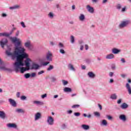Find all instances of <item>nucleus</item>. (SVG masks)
<instances>
[{
    "label": "nucleus",
    "instance_id": "nucleus-1",
    "mask_svg": "<svg viewBox=\"0 0 131 131\" xmlns=\"http://www.w3.org/2000/svg\"><path fill=\"white\" fill-rule=\"evenodd\" d=\"M10 39L15 45V49L13 52H11L8 50L6 51L7 56L11 57L12 60L16 59V61L14 63V66H24V63L22 61V59H26L28 58V54L25 52L26 49L24 47H21V42L19 38L17 37H11Z\"/></svg>",
    "mask_w": 131,
    "mask_h": 131
},
{
    "label": "nucleus",
    "instance_id": "nucleus-2",
    "mask_svg": "<svg viewBox=\"0 0 131 131\" xmlns=\"http://www.w3.org/2000/svg\"><path fill=\"white\" fill-rule=\"evenodd\" d=\"M25 66H47L50 64V61H46V59L40 58L36 60L27 57L25 60Z\"/></svg>",
    "mask_w": 131,
    "mask_h": 131
},
{
    "label": "nucleus",
    "instance_id": "nucleus-3",
    "mask_svg": "<svg viewBox=\"0 0 131 131\" xmlns=\"http://www.w3.org/2000/svg\"><path fill=\"white\" fill-rule=\"evenodd\" d=\"M39 66H26V67L14 66L13 67V71H15L16 73L18 72L24 73L25 71H28V70H37L39 69Z\"/></svg>",
    "mask_w": 131,
    "mask_h": 131
},
{
    "label": "nucleus",
    "instance_id": "nucleus-4",
    "mask_svg": "<svg viewBox=\"0 0 131 131\" xmlns=\"http://www.w3.org/2000/svg\"><path fill=\"white\" fill-rule=\"evenodd\" d=\"M8 42L9 41L7 38H4L0 41V46L2 49H5V46H8Z\"/></svg>",
    "mask_w": 131,
    "mask_h": 131
},
{
    "label": "nucleus",
    "instance_id": "nucleus-5",
    "mask_svg": "<svg viewBox=\"0 0 131 131\" xmlns=\"http://www.w3.org/2000/svg\"><path fill=\"white\" fill-rule=\"evenodd\" d=\"M130 23V21L129 20H125L121 21L120 24L119 25V28H124V27H126L128 24Z\"/></svg>",
    "mask_w": 131,
    "mask_h": 131
},
{
    "label": "nucleus",
    "instance_id": "nucleus-6",
    "mask_svg": "<svg viewBox=\"0 0 131 131\" xmlns=\"http://www.w3.org/2000/svg\"><path fill=\"white\" fill-rule=\"evenodd\" d=\"M0 70H2L3 71H8L9 72H12V71H14V68L12 69H9L6 66H0Z\"/></svg>",
    "mask_w": 131,
    "mask_h": 131
},
{
    "label": "nucleus",
    "instance_id": "nucleus-7",
    "mask_svg": "<svg viewBox=\"0 0 131 131\" xmlns=\"http://www.w3.org/2000/svg\"><path fill=\"white\" fill-rule=\"evenodd\" d=\"M53 57V54L51 52L48 51V52L46 54V59L47 61H53V59L52 57Z\"/></svg>",
    "mask_w": 131,
    "mask_h": 131
},
{
    "label": "nucleus",
    "instance_id": "nucleus-8",
    "mask_svg": "<svg viewBox=\"0 0 131 131\" xmlns=\"http://www.w3.org/2000/svg\"><path fill=\"white\" fill-rule=\"evenodd\" d=\"M47 123L49 125H53L54 124V119L51 116H48L47 118Z\"/></svg>",
    "mask_w": 131,
    "mask_h": 131
},
{
    "label": "nucleus",
    "instance_id": "nucleus-9",
    "mask_svg": "<svg viewBox=\"0 0 131 131\" xmlns=\"http://www.w3.org/2000/svg\"><path fill=\"white\" fill-rule=\"evenodd\" d=\"M41 118V114L39 112H37L34 115V120L35 121H37V120H39Z\"/></svg>",
    "mask_w": 131,
    "mask_h": 131
},
{
    "label": "nucleus",
    "instance_id": "nucleus-10",
    "mask_svg": "<svg viewBox=\"0 0 131 131\" xmlns=\"http://www.w3.org/2000/svg\"><path fill=\"white\" fill-rule=\"evenodd\" d=\"M10 104L12 106V107H16L17 106V103L15 100L12 99V98L9 99L8 100Z\"/></svg>",
    "mask_w": 131,
    "mask_h": 131
},
{
    "label": "nucleus",
    "instance_id": "nucleus-11",
    "mask_svg": "<svg viewBox=\"0 0 131 131\" xmlns=\"http://www.w3.org/2000/svg\"><path fill=\"white\" fill-rule=\"evenodd\" d=\"M86 9L88 10V12H89V13H91V14H94L95 12V9H94V8L91 7L90 5L86 6Z\"/></svg>",
    "mask_w": 131,
    "mask_h": 131
},
{
    "label": "nucleus",
    "instance_id": "nucleus-12",
    "mask_svg": "<svg viewBox=\"0 0 131 131\" xmlns=\"http://www.w3.org/2000/svg\"><path fill=\"white\" fill-rule=\"evenodd\" d=\"M25 47L27 48L29 50H32V45L30 41H28L25 43Z\"/></svg>",
    "mask_w": 131,
    "mask_h": 131
},
{
    "label": "nucleus",
    "instance_id": "nucleus-13",
    "mask_svg": "<svg viewBox=\"0 0 131 131\" xmlns=\"http://www.w3.org/2000/svg\"><path fill=\"white\" fill-rule=\"evenodd\" d=\"M7 126L9 128H17V125L15 123H8L7 124Z\"/></svg>",
    "mask_w": 131,
    "mask_h": 131
},
{
    "label": "nucleus",
    "instance_id": "nucleus-14",
    "mask_svg": "<svg viewBox=\"0 0 131 131\" xmlns=\"http://www.w3.org/2000/svg\"><path fill=\"white\" fill-rule=\"evenodd\" d=\"M33 104H34V105H37V106H42V105H43V102L37 100H34L33 101Z\"/></svg>",
    "mask_w": 131,
    "mask_h": 131
},
{
    "label": "nucleus",
    "instance_id": "nucleus-15",
    "mask_svg": "<svg viewBox=\"0 0 131 131\" xmlns=\"http://www.w3.org/2000/svg\"><path fill=\"white\" fill-rule=\"evenodd\" d=\"M125 87L126 90H127V92L129 95H131V86L129 83H126Z\"/></svg>",
    "mask_w": 131,
    "mask_h": 131
},
{
    "label": "nucleus",
    "instance_id": "nucleus-16",
    "mask_svg": "<svg viewBox=\"0 0 131 131\" xmlns=\"http://www.w3.org/2000/svg\"><path fill=\"white\" fill-rule=\"evenodd\" d=\"M113 54H115V55H117V54H119L121 50L120 49H118L117 48H114L112 49Z\"/></svg>",
    "mask_w": 131,
    "mask_h": 131
},
{
    "label": "nucleus",
    "instance_id": "nucleus-17",
    "mask_svg": "<svg viewBox=\"0 0 131 131\" xmlns=\"http://www.w3.org/2000/svg\"><path fill=\"white\" fill-rule=\"evenodd\" d=\"M0 118H2V119H5V118H7V115H6L5 112L0 111Z\"/></svg>",
    "mask_w": 131,
    "mask_h": 131
},
{
    "label": "nucleus",
    "instance_id": "nucleus-18",
    "mask_svg": "<svg viewBox=\"0 0 131 131\" xmlns=\"http://www.w3.org/2000/svg\"><path fill=\"white\" fill-rule=\"evenodd\" d=\"M105 58L107 59V60L114 59V54L112 53L108 54L106 56Z\"/></svg>",
    "mask_w": 131,
    "mask_h": 131
},
{
    "label": "nucleus",
    "instance_id": "nucleus-19",
    "mask_svg": "<svg viewBox=\"0 0 131 131\" xmlns=\"http://www.w3.org/2000/svg\"><path fill=\"white\" fill-rule=\"evenodd\" d=\"M10 10H18L20 9V5H14L12 7H9Z\"/></svg>",
    "mask_w": 131,
    "mask_h": 131
},
{
    "label": "nucleus",
    "instance_id": "nucleus-20",
    "mask_svg": "<svg viewBox=\"0 0 131 131\" xmlns=\"http://www.w3.org/2000/svg\"><path fill=\"white\" fill-rule=\"evenodd\" d=\"M119 118L123 121H126V116H125V115H120L119 117Z\"/></svg>",
    "mask_w": 131,
    "mask_h": 131
},
{
    "label": "nucleus",
    "instance_id": "nucleus-21",
    "mask_svg": "<svg viewBox=\"0 0 131 131\" xmlns=\"http://www.w3.org/2000/svg\"><path fill=\"white\" fill-rule=\"evenodd\" d=\"M88 75L90 78H95V77H96V75H95L93 72H89L88 73Z\"/></svg>",
    "mask_w": 131,
    "mask_h": 131
},
{
    "label": "nucleus",
    "instance_id": "nucleus-22",
    "mask_svg": "<svg viewBox=\"0 0 131 131\" xmlns=\"http://www.w3.org/2000/svg\"><path fill=\"white\" fill-rule=\"evenodd\" d=\"M127 107H128V105H127V104H126V103L124 102L121 105H120V108H121V109H126L127 108Z\"/></svg>",
    "mask_w": 131,
    "mask_h": 131
},
{
    "label": "nucleus",
    "instance_id": "nucleus-23",
    "mask_svg": "<svg viewBox=\"0 0 131 131\" xmlns=\"http://www.w3.org/2000/svg\"><path fill=\"white\" fill-rule=\"evenodd\" d=\"M2 36H5V37H9L10 36V34L7 32L0 33V37Z\"/></svg>",
    "mask_w": 131,
    "mask_h": 131
},
{
    "label": "nucleus",
    "instance_id": "nucleus-24",
    "mask_svg": "<svg viewBox=\"0 0 131 131\" xmlns=\"http://www.w3.org/2000/svg\"><path fill=\"white\" fill-rule=\"evenodd\" d=\"M112 100H116L117 99V95L116 94H112L110 96Z\"/></svg>",
    "mask_w": 131,
    "mask_h": 131
},
{
    "label": "nucleus",
    "instance_id": "nucleus-25",
    "mask_svg": "<svg viewBox=\"0 0 131 131\" xmlns=\"http://www.w3.org/2000/svg\"><path fill=\"white\" fill-rule=\"evenodd\" d=\"M79 19L80 21H84V20L85 19V16H84V14H81L79 17Z\"/></svg>",
    "mask_w": 131,
    "mask_h": 131
},
{
    "label": "nucleus",
    "instance_id": "nucleus-26",
    "mask_svg": "<svg viewBox=\"0 0 131 131\" xmlns=\"http://www.w3.org/2000/svg\"><path fill=\"white\" fill-rule=\"evenodd\" d=\"M63 91L64 92H65V93H71V92H72V90H71V88L66 87L64 88Z\"/></svg>",
    "mask_w": 131,
    "mask_h": 131
},
{
    "label": "nucleus",
    "instance_id": "nucleus-27",
    "mask_svg": "<svg viewBox=\"0 0 131 131\" xmlns=\"http://www.w3.org/2000/svg\"><path fill=\"white\" fill-rule=\"evenodd\" d=\"M82 127L83 128V129L88 130V129H89L90 128V126L85 124H83L82 125Z\"/></svg>",
    "mask_w": 131,
    "mask_h": 131
},
{
    "label": "nucleus",
    "instance_id": "nucleus-28",
    "mask_svg": "<svg viewBox=\"0 0 131 131\" xmlns=\"http://www.w3.org/2000/svg\"><path fill=\"white\" fill-rule=\"evenodd\" d=\"M16 112H17V113H24V110L21 108H16Z\"/></svg>",
    "mask_w": 131,
    "mask_h": 131
},
{
    "label": "nucleus",
    "instance_id": "nucleus-29",
    "mask_svg": "<svg viewBox=\"0 0 131 131\" xmlns=\"http://www.w3.org/2000/svg\"><path fill=\"white\" fill-rule=\"evenodd\" d=\"M83 116L84 117H88V118H92V115L91 114H89L88 115L86 114H83Z\"/></svg>",
    "mask_w": 131,
    "mask_h": 131
},
{
    "label": "nucleus",
    "instance_id": "nucleus-30",
    "mask_svg": "<svg viewBox=\"0 0 131 131\" xmlns=\"http://www.w3.org/2000/svg\"><path fill=\"white\" fill-rule=\"evenodd\" d=\"M68 69L71 71H75V68H74L73 66H69Z\"/></svg>",
    "mask_w": 131,
    "mask_h": 131
},
{
    "label": "nucleus",
    "instance_id": "nucleus-31",
    "mask_svg": "<svg viewBox=\"0 0 131 131\" xmlns=\"http://www.w3.org/2000/svg\"><path fill=\"white\" fill-rule=\"evenodd\" d=\"M20 100H21V101H26V100H27V97L24 95L21 96L20 97Z\"/></svg>",
    "mask_w": 131,
    "mask_h": 131
},
{
    "label": "nucleus",
    "instance_id": "nucleus-32",
    "mask_svg": "<svg viewBox=\"0 0 131 131\" xmlns=\"http://www.w3.org/2000/svg\"><path fill=\"white\" fill-rule=\"evenodd\" d=\"M24 77H25L26 79L29 78L30 77H31L30 73H27V74H25V75H24Z\"/></svg>",
    "mask_w": 131,
    "mask_h": 131
},
{
    "label": "nucleus",
    "instance_id": "nucleus-33",
    "mask_svg": "<svg viewBox=\"0 0 131 131\" xmlns=\"http://www.w3.org/2000/svg\"><path fill=\"white\" fill-rule=\"evenodd\" d=\"M58 46V48H59L60 49H63L64 48V44L62 43L61 42H59Z\"/></svg>",
    "mask_w": 131,
    "mask_h": 131
},
{
    "label": "nucleus",
    "instance_id": "nucleus-34",
    "mask_svg": "<svg viewBox=\"0 0 131 131\" xmlns=\"http://www.w3.org/2000/svg\"><path fill=\"white\" fill-rule=\"evenodd\" d=\"M48 16H49V18L53 19V18H54V13L50 12L48 14Z\"/></svg>",
    "mask_w": 131,
    "mask_h": 131
},
{
    "label": "nucleus",
    "instance_id": "nucleus-35",
    "mask_svg": "<svg viewBox=\"0 0 131 131\" xmlns=\"http://www.w3.org/2000/svg\"><path fill=\"white\" fill-rule=\"evenodd\" d=\"M94 114L95 116H96V117H100V116H101L100 113H99L98 112H94Z\"/></svg>",
    "mask_w": 131,
    "mask_h": 131
},
{
    "label": "nucleus",
    "instance_id": "nucleus-36",
    "mask_svg": "<svg viewBox=\"0 0 131 131\" xmlns=\"http://www.w3.org/2000/svg\"><path fill=\"white\" fill-rule=\"evenodd\" d=\"M102 124L106 126V125L108 124V123H107V121L106 120H103L102 121Z\"/></svg>",
    "mask_w": 131,
    "mask_h": 131
},
{
    "label": "nucleus",
    "instance_id": "nucleus-37",
    "mask_svg": "<svg viewBox=\"0 0 131 131\" xmlns=\"http://www.w3.org/2000/svg\"><path fill=\"white\" fill-rule=\"evenodd\" d=\"M59 53H60V54H62V55L65 54V50H64L62 48L60 49L59 50Z\"/></svg>",
    "mask_w": 131,
    "mask_h": 131
},
{
    "label": "nucleus",
    "instance_id": "nucleus-38",
    "mask_svg": "<svg viewBox=\"0 0 131 131\" xmlns=\"http://www.w3.org/2000/svg\"><path fill=\"white\" fill-rule=\"evenodd\" d=\"M85 62L87 64H91V59L89 58H86L85 59Z\"/></svg>",
    "mask_w": 131,
    "mask_h": 131
},
{
    "label": "nucleus",
    "instance_id": "nucleus-39",
    "mask_svg": "<svg viewBox=\"0 0 131 131\" xmlns=\"http://www.w3.org/2000/svg\"><path fill=\"white\" fill-rule=\"evenodd\" d=\"M74 41H75V40H74V36H71V42L72 43H74Z\"/></svg>",
    "mask_w": 131,
    "mask_h": 131
},
{
    "label": "nucleus",
    "instance_id": "nucleus-40",
    "mask_svg": "<svg viewBox=\"0 0 131 131\" xmlns=\"http://www.w3.org/2000/svg\"><path fill=\"white\" fill-rule=\"evenodd\" d=\"M106 118H107L108 120H112L113 119V117L110 115H106Z\"/></svg>",
    "mask_w": 131,
    "mask_h": 131
},
{
    "label": "nucleus",
    "instance_id": "nucleus-41",
    "mask_svg": "<svg viewBox=\"0 0 131 131\" xmlns=\"http://www.w3.org/2000/svg\"><path fill=\"white\" fill-rule=\"evenodd\" d=\"M30 76H31V78L36 77V73H32L31 74H30Z\"/></svg>",
    "mask_w": 131,
    "mask_h": 131
},
{
    "label": "nucleus",
    "instance_id": "nucleus-42",
    "mask_svg": "<svg viewBox=\"0 0 131 131\" xmlns=\"http://www.w3.org/2000/svg\"><path fill=\"white\" fill-rule=\"evenodd\" d=\"M62 82L63 85H67V84H68V81H67L65 80H62Z\"/></svg>",
    "mask_w": 131,
    "mask_h": 131
},
{
    "label": "nucleus",
    "instance_id": "nucleus-43",
    "mask_svg": "<svg viewBox=\"0 0 131 131\" xmlns=\"http://www.w3.org/2000/svg\"><path fill=\"white\" fill-rule=\"evenodd\" d=\"M54 69V67L50 66L48 68H47V71H51V70H53Z\"/></svg>",
    "mask_w": 131,
    "mask_h": 131
},
{
    "label": "nucleus",
    "instance_id": "nucleus-44",
    "mask_svg": "<svg viewBox=\"0 0 131 131\" xmlns=\"http://www.w3.org/2000/svg\"><path fill=\"white\" fill-rule=\"evenodd\" d=\"M74 115L76 116V117H78L79 116H80V113H74Z\"/></svg>",
    "mask_w": 131,
    "mask_h": 131
},
{
    "label": "nucleus",
    "instance_id": "nucleus-45",
    "mask_svg": "<svg viewBox=\"0 0 131 131\" xmlns=\"http://www.w3.org/2000/svg\"><path fill=\"white\" fill-rule=\"evenodd\" d=\"M121 102H122V99H119L117 101V104H121Z\"/></svg>",
    "mask_w": 131,
    "mask_h": 131
},
{
    "label": "nucleus",
    "instance_id": "nucleus-46",
    "mask_svg": "<svg viewBox=\"0 0 131 131\" xmlns=\"http://www.w3.org/2000/svg\"><path fill=\"white\" fill-rule=\"evenodd\" d=\"M79 106H80L79 105H78V104H76V105H73V106H72V108H78Z\"/></svg>",
    "mask_w": 131,
    "mask_h": 131
},
{
    "label": "nucleus",
    "instance_id": "nucleus-47",
    "mask_svg": "<svg viewBox=\"0 0 131 131\" xmlns=\"http://www.w3.org/2000/svg\"><path fill=\"white\" fill-rule=\"evenodd\" d=\"M117 9L118 10H120V9H121V5H120V4H118V5H117Z\"/></svg>",
    "mask_w": 131,
    "mask_h": 131
},
{
    "label": "nucleus",
    "instance_id": "nucleus-48",
    "mask_svg": "<svg viewBox=\"0 0 131 131\" xmlns=\"http://www.w3.org/2000/svg\"><path fill=\"white\" fill-rule=\"evenodd\" d=\"M20 24L21 25V26L24 28H25L26 27V26H25V24L24 23V22L22 21L20 23Z\"/></svg>",
    "mask_w": 131,
    "mask_h": 131
},
{
    "label": "nucleus",
    "instance_id": "nucleus-49",
    "mask_svg": "<svg viewBox=\"0 0 131 131\" xmlns=\"http://www.w3.org/2000/svg\"><path fill=\"white\" fill-rule=\"evenodd\" d=\"M47 94H45L42 95L41 96V98L42 99H45V98H47Z\"/></svg>",
    "mask_w": 131,
    "mask_h": 131
},
{
    "label": "nucleus",
    "instance_id": "nucleus-50",
    "mask_svg": "<svg viewBox=\"0 0 131 131\" xmlns=\"http://www.w3.org/2000/svg\"><path fill=\"white\" fill-rule=\"evenodd\" d=\"M4 64H5V62H4L0 57V65H4Z\"/></svg>",
    "mask_w": 131,
    "mask_h": 131
},
{
    "label": "nucleus",
    "instance_id": "nucleus-51",
    "mask_svg": "<svg viewBox=\"0 0 131 131\" xmlns=\"http://www.w3.org/2000/svg\"><path fill=\"white\" fill-rule=\"evenodd\" d=\"M7 16H8V15H7V14L6 13H2V17H3V18H6Z\"/></svg>",
    "mask_w": 131,
    "mask_h": 131
},
{
    "label": "nucleus",
    "instance_id": "nucleus-52",
    "mask_svg": "<svg viewBox=\"0 0 131 131\" xmlns=\"http://www.w3.org/2000/svg\"><path fill=\"white\" fill-rule=\"evenodd\" d=\"M42 73H45V71H40L38 73V75H40V74H42Z\"/></svg>",
    "mask_w": 131,
    "mask_h": 131
},
{
    "label": "nucleus",
    "instance_id": "nucleus-53",
    "mask_svg": "<svg viewBox=\"0 0 131 131\" xmlns=\"http://www.w3.org/2000/svg\"><path fill=\"white\" fill-rule=\"evenodd\" d=\"M121 76L122 78H125L126 77V74H121Z\"/></svg>",
    "mask_w": 131,
    "mask_h": 131
},
{
    "label": "nucleus",
    "instance_id": "nucleus-54",
    "mask_svg": "<svg viewBox=\"0 0 131 131\" xmlns=\"http://www.w3.org/2000/svg\"><path fill=\"white\" fill-rule=\"evenodd\" d=\"M16 96L17 98H20V92H17Z\"/></svg>",
    "mask_w": 131,
    "mask_h": 131
},
{
    "label": "nucleus",
    "instance_id": "nucleus-55",
    "mask_svg": "<svg viewBox=\"0 0 131 131\" xmlns=\"http://www.w3.org/2000/svg\"><path fill=\"white\" fill-rule=\"evenodd\" d=\"M85 49L86 51H88V50H89V46L88 45H85Z\"/></svg>",
    "mask_w": 131,
    "mask_h": 131
},
{
    "label": "nucleus",
    "instance_id": "nucleus-56",
    "mask_svg": "<svg viewBox=\"0 0 131 131\" xmlns=\"http://www.w3.org/2000/svg\"><path fill=\"white\" fill-rule=\"evenodd\" d=\"M114 82V80L113 79H111L109 81L110 83H113V82Z\"/></svg>",
    "mask_w": 131,
    "mask_h": 131
},
{
    "label": "nucleus",
    "instance_id": "nucleus-57",
    "mask_svg": "<svg viewBox=\"0 0 131 131\" xmlns=\"http://www.w3.org/2000/svg\"><path fill=\"white\" fill-rule=\"evenodd\" d=\"M51 79H52V81L55 82V81H56V79L55 77H52Z\"/></svg>",
    "mask_w": 131,
    "mask_h": 131
},
{
    "label": "nucleus",
    "instance_id": "nucleus-58",
    "mask_svg": "<svg viewBox=\"0 0 131 131\" xmlns=\"http://www.w3.org/2000/svg\"><path fill=\"white\" fill-rule=\"evenodd\" d=\"M121 61L122 63H125V60L124 59V58H122L121 59Z\"/></svg>",
    "mask_w": 131,
    "mask_h": 131
},
{
    "label": "nucleus",
    "instance_id": "nucleus-59",
    "mask_svg": "<svg viewBox=\"0 0 131 131\" xmlns=\"http://www.w3.org/2000/svg\"><path fill=\"white\" fill-rule=\"evenodd\" d=\"M67 113H68L69 114H71L72 113V111H71V110L67 111Z\"/></svg>",
    "mask_w": 131,
    "mask_h": 131
},
{
    "label": "nucleus",
    "instance_id": "nucleus-60",
    "mask_svg": "<svg viewBox=\"0 0 131 131\" xmlns=\"http://www.w3.org/2000/svg\"><path fill=\"white\" fill-rule=\"evenodd\" d=\"M19 33H20V31H17L16 32V36H19Z\"/></svg>",
    "mask_w": 131,
    "mask_h": 131
},
{
    "label": "nucleus",
    "instance_id": "nucleus-61",
    "mask_svg": "<svg viewBox=\"0 0 131 131\" xmlns=\"http://www.w3.org/2000/svg\"><path fill=\"white\" fill-rule=\"evenodd\" d=\"M108 2V0H102V4H106Z\"/></svg>",
    "mask_w": 131,
    "mask_h": 131
},
{
    "label": "nucleus",
    "instance_id": "nucleus-62",
    "mask_svg": "<svg viewBox=\"0 0 131 131\" xmlns=\"http://www.w3.org/2000/svg\"><path fill=\"white\" fill-rule=\"evenodd\" d=\"M80 51H83V45L80 46Z\"/></svg>",
    "mask_w": 131,
    "mask_h": 131
},
{
    "label": "nucleus",
    "instance_id": "nucleus-63",
    "mask_svg": "<svg viewBox=\"0 0 131 131\" xmlns=\"http://www.w3.org/2000/svg\"><path fill=\"white\" fill-rule=\"evenodd\" d=\"M50 44L51 46H55V43H54V42H53V41H50Z\"/></svg>",
    "mask_w": 131,
    "mask_h": 131
},
{
    "label": "nucleus",
    "instance_id": "nucleus-64",
    "mask_svg": "<svg viewBox=\"0 0 131 131\" xmlns=\"http://www.w3.org/2000/svg\"><path fill=\"white\" fill-rule=\"evenodd\" d=\"M98 107L100 110H102V105H101V104H98Z\"/></svg>",
    "mask_w": 131,
    "mask_h": 131
}]
</instances>
